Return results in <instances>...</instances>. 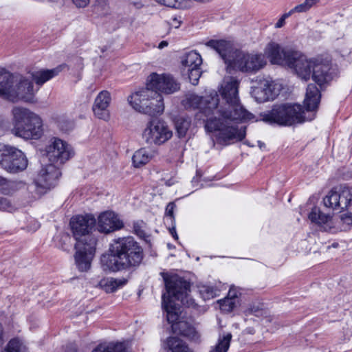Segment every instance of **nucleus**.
<instances>
[{"mask_svg":"<svg viewBox=\"0 0 352 352\" xmlns=\"http://www.w3.org/2000/svg\"><path fill=\"white\" fill-rule=\"evenodd\" d=\"M152 94H155V92L153 90H151L150 88L146 86V88L129 96L128 97V102L133 109L140 113H153L155 112H160L162 111V106H158L152 110L147 106L149 102V97H151Z\"/></svg>","mask_w":352,"mask_h":352,"instance_id":"dca6fc26","label":"nucleus"},{"mask_svg":"<svg viewBox=\"0 0 352 352\" xmlns=\"http://www.w3.org/2000/svg\"><path fill=\"white\" fill-rule=\"evenodd\" d=\"M3 343V328L1 324H0V346Z\"/></svg>","mask_w":352,"mask_h":352,"instance_id":"8fccbe9b","label":"nucleus"},{"mask_svg":"<svg viewBox=\"0 0 352 352\" xmlns=\"http://www.w3.org/2000/svg\"><path fill=\"white\" fill-rule=\"evenodd\" d=\"M111 101V94L108 91L104 90L98 94L92 107L94 115L98 118L106 120L109 118L108 108Z\"/></svg>","mask_w":352,"mask_h":352,"instance_id":"aec40b11","label":"nucleus"},{"mask_svg":"<svg viewBox=\"0 0 352 352\" xmlns=\"http://www.w3.org/2000/svg\"><path fill=\"white\" fill-rule=\"evenodd\" d=\"M341 221L346 226H352V213H346L341 216Z\"/></svg>","mask_w":352,"mask_h":352,"instance_id":"37998d69","label":"nucleus"},{"mask_svg":"<svg viewBox=\"0 0 352 352\" xmlns=\"http://www.w3.org/2000/svg\"><path fill=\"white\" fill-rule=\"evenodd\" d=\"M45 153L51 164L57 166L72 158L74 154L72 147L65 141L54 138L45 148Z\"/></svg>","mask_w":352,"mask_h":352,"instance_id":"9b49d317","label":"nucleus"},{"mask_svg":"<svg viewBox=\"0 0 352 352\" xmlns=\"http://www.w3.org/2000/svg\"><path fill=\"white\" fill-rule=\"evenodd\" d=\"M12 133L24 139L37 140L43 133V120L36 113L28 108L14 107L12 109Z\"/></svg>","mask_w":352,"mask_h":352,"instance_id":"0eeeda50","label":"nucleus"},{"mask_svg":"<svg viewBox=\"0 0 352 352\" xmlns=\"http://www.w3.org/2000/svg\"><path fill=\"white\" fill-rule=\"evenodd\" d=\"M274 82L263 79L257 86L253 87L251 92L252 96L258 102H265L274 100L278 95L279 89L276 87Z\"/></svg>","mask_w":352,"mask_h":352,"instance_id":"a211bd4d","label":"nucleus"},{"mask_svg":"<svg viewBox=\"0 0 352 352\" xmlns=\"http://www.w3.org/2000/svg\"><path fill=\"white\" fill-rule=\"evenodd\" d=\"M182 21L177 17H173L170 22V25L175 28H178L181 25Z\"/></svg>","mask_w":352,"mask_h":352,"instance_id":"49530a36","label":"nucleus"},{"mask_svg":"<svg viewBox=\"0 0 352 352\" xmlns=\"http://www.w3.org/2000/svg\"><path fill=\"white\" fill-rule=\"evenodd\" d=\"M206 45L215 50L227 65V67L242 72L254 74L267 64L265 56L261 54L232 52L230 44L224 40H210Z\"/></svg>","mask_w":352,"mask_h":352,"instance_id":"39448f33","label":"nucleus"},{"mask_svg":"<svg viewBox=\"0 0 352 352\" xmlns=\"http://www.w3.org/2000/svg\"><path fill=\"white\" fill-rule=\"evenodd\" d=\"M0 210L12 212L14 210V207L6 198L0 197Z\"/></svg>","mask_w":352,"mask_h":352,"instance_id":"4c0bfd02","label":"nucleus"},{"mask_svg":"<svg viewBox=\"0 0 352 352\" xmlns=\"http://www.w3.org/2000/svg\"><path fill=\"white\" fill-rule=\"evenodd\" d=\"M125 280H122L119 279L110 278L106 280L104 284L105 290L107 292H113L116 289H118L120 287L124 285L125 284Z\"/></svg>","mask_w":352,"mask_h":352,"instance_id":"f704fd0d","label":"nucleus"},{"mask_svg":"<svg viewBox=\"0 0 352 352\" xmlns=\"http://www.w3.org/2000/svg\"><path fill=\"white\" fill-rule=\"evenodd\" d=\"M239 291L234 287H231L229 289L228 296V298H234L236 301L238 297Z\"/></svg>","mask_w":352,"mask_h":352,"instance_id":"c03bdc74","label":"nucleus"},{"mask_svg":"<svg viewBox=\"0 0 352 352\" xmlns=\"http://www.w3.org/2000/svg\"><path fill=\"white\" fill-rule=\"evenodd\" d=\"M3 352H28V349L21 340L14 338L9 341Z\"/></svg>","mask_w":352,"mask_h":352,"instance_id":"7c9ffc66","label":"nucleus"},{"mask_svg":"<svg viewBox=\"0 0 352 352\" xmlns=\"http://www.w3.org/2000/svg\"><path fill=\"white\" fill-rule=\"evenodd\" d=\"M170 231V234L172 235V236L175 239H178V236H177V234L176 232V230H175V227H173L172 228H170L169 230Z\"/></svg>","mask_w":352,"mask_h":352,"instance_id":"de8ad7c7","label":"nucleus"},{"mask_svg":"<svg viewBox=\"0 0 352 352\" xmlns=\"http://www.w3.org/2000/svg\"><path fill=\"white\" fill-rule=\"evenodd\" d=\"M34 90L33 83L21 76L0 70V96L13 102L19 100L31 102Z\"/></svg>","mask_w":352,"mask_h":352,"instance_id":"6e6552de","label":"nucleus"},{"mask_svg":"<svg viewBox=\"0 0 352 352\" xmlns=\"http://www.w3.org/2000/svg\"><path fill=\"white\" fill-rule=\"evenodd\" d=\"M304 114L305 111L300 104H274L270 111L261 113L260 120L270 124L291 126L313 119L312 118L307 119Z\"/></svg>","mask_w":352,"mask_h":352,"instance_id":"1a4fd4ad","label":"nucleus"},{"mask_svg":"<svg viewBox=\"0 0 352 352\" xmlns=\"http://www.w3.org/2000/svg\"><path fill=\"white\" fill-rule=\"evenodd\" d=\"M287 65L293 69L294 74L301 80L312 79L319 85L331 79L329 74L330 65L315 58H308L299 51H296Z\"/></svg>","mask_w":352,"mask_h":352,"instance_id":"423d86ee","label":"nucleus"},{"mask_svg":"<svg viewBox=\"0 0 352 352\" xmlns=\"http://www.w3.org/2000/svg\"><path fill=\"white\" fill-rule=\"evenodd\" d=\"M157 3L170 8H177L181 6V0H155Z\"/></svg>","mask_w":352,"mask_h":352,"instance_id":"ea45409f","label":"nucleus"},{"mask_svg":"<svg viewBox=\"0 0 352 352\" xmlns=\"http://www.w3.org/2000/svg\"><path fill=\"white\" fill-rule=\"evenodd\" d=\"M110 254H103L100 261L104 270L117 272L140 264L143 250L131 236L114 240L110 248Z\"/></svg>","mask_w":352,"mask_h":352,"instance_id":"20e7f679","label":"nucleus"},{"mask_svg":"<svg viewBox=\"0 0 352 352\" xmlns=\"http://www.w3.org/2000/svg\"><path fill=\"white\" fill-rule=\"evenodd\" d=\"M231 339L232 334L230 333L220 337L215 347L210 352H227L230 347Z\"/></svg>","mask_w":352,"mask_h":352,"instance_id":"2f4dec72","label":"nucleus"},{"mask_svg":"<svg viewBox=\"0 0 352 352\" xmlns=\"http://www.w3.org/2000/svg\"><path fill=\"white\" fill-rule=\"evenodd\" d=\"M165 349L168 352H193L185 341L176 336H170L166 339Z\"/></svg>","mask_w":352,"mask_h":352,"instance_id":"393cba45","label":"nucleus"},{"mask_svg":"<svg viewBox=\"0 0 352 352\" xmlns=\"http://www.w3.org/2000/svg\"><path fill=\"white\" fill-rule=\"evenodd\" d=\"M199 292L204 300L213 298L217 294V289L212 286L201 285L198 287Z\"/></svg>","mask_w":352,"mask_h":352,"instance_id":"473e14b6","label":"nucleus"},{"mask_svg":"<svg viewBox=\"0 0 352 352\" xmlns=\"http://www.w3.org/2000/svg\"><path fill=\"white\" fill-rule=\"evenodd\" d=\"M294 13H295V11L293 8L291 9L288 12L284 13L275 24V28H281L283 27L285 24V19L289 17Z\"/></svg>","mask_w":352,"mask_h":352,"instance_id":"58836bf2","label":"nucleus"},{"mask_svg":"<svg viewBox=\"0 0 352 352\" xmlns=\"http://www.w3.org/2000/svg\"><path fill=\"white\" fill-rule=\"evenodd\" d=\"M155 92V94H152L151 97H149V102L147 104L151 110L155 109L158 106H162V111L160 112H155L153 113H147L149 116H154L157 114H162L164 110V104L163 102V98L161 94L158 92Z\"/></svg>","mask_w":352,"mask_h":352,"instance_id":"c756f323","label":"nucleus"},{"mask_svg":"<svg viewBox=\"0 0 352 352\" xmlns=\"http://www.w3.org/2000/svg\"><path fill=\"white\" fill-rule=\"evenodd\" d=\"M176 208V205L173 202L169 203L166 208V216L170 217L171 221L175 218L174 210Z\"/></svg>","mask_w":352,"mask_h":352,"instance_id":"a19ab883","label":"nucleus"},{"mask_svg":"<svg viewBox=\"0 0 352 352\" xmlns=\"http://www.w3.org/2000/svg\"><path fill=\"white\" fill-rule=\"evenodd\" d=\"M91 352H129V351L125 342H116L99 344Z\"/></svg>","mask_w":352,"mask_h":352,"instance_id":"cd10ccee","label":"nucleus"},{"mask_svg":"<svg viewBox=\"0 0 352 352\" xmlns=\"http://www.w3.org/2000/svg\"><path fill=\"white\" fill-rule=\"evenodd\" d=\"M309 219L324 231H331L335 227L332 216L321 212L320 208H314L309 214Z\"/></svg>","mask_w":352,"mask_h":352,"instance_id":"412c9836","label":"nucleus"},{"mask_svg":"<svg viewBox=\"0 0 352 352\" xmlns=\"http://www.w3.org/2000/svg\"><path fill=\"white\" fill-rule=\"evenodd\" d=\"M96 220L91 214L78 215L71 219L70 226L75 244V261L78 270L87 271L94 258L97 239L92 233Z\"/></svg>","mask_w":352,"mask_h":352,"instance_id":"7ed1b4c3","label":"nucleus"},{"mask_svg":"<svg viewBox=\"0 0 352 352\" xmlns=\"http://www.w3.org/2000/svg\"><path fill=\"white\" fill-rule=\"evenodd\" d=\"M351 201L352 188L342 186L333 188L323 199L325 207L338 211L346 209Z\"/></svg>","mask_w":352,"mask_h":352,"instance_id":"f8f14e48","label":"nucleus"},{"mask_svg":"<svg viewBox=\"0 0 352 352\" xmlns=\"http://www.w3.org/2000/svg\"><path fill=\"white\" fill-rule=\"evenodd\" d=\"M191 119L188 116H179L175 119V126L179 138H183L190 126Z\"/></svg>","mask_w":352,"mask_h":352,"instance_id":"c85d7f7f","label":"nucleus"},{"mask_svg":"<svg viewBox=\"0 0 352 352\" xmlns=\"http://www.w3.org/2000/svg\"><path fill=\"white\" fill-rule=\"evenodd\" d=\"M172 135V131L162 120L149 122L143 132V138L146 143L157 145L165 143L171 138Z\"/></svg>","mask_w":352,"mask_h":352,"instance_id":"ddd939ff","label":"nucleus"},{"mask_svg":"<svg viewBox=\"0 0 352 352\" xmlns=\"http://www.w3.org/2000/svg\"><path fill=\"white\" fill-rule=\"evenodd\" d=\"M89 1L90 0H72V2L78 8H85L89 4Z\"/></svg>","mask_w":352,"mask_h":352,"instance_id":"a18cd8bd","label":"nucleus"},{"mask_svg":"<svg viewBox=\"0 0 352 352\" xmlns=\"http://www.w3.org/2000/svg\"><path fill=\"white\" fill-rule=\"evenodd\" d=\"M318 1L319 0H305L303 3L296 6L293 9L295 12H306L316 5Z\"/></svg>","mask_w":352,"mask_h":352,"instance_id":"c9c22d12","label":"nucleus"},{"mask_svg":"<svg viewBox=\"0 0 352 352\" xmlns=\"http://www.w3.org/2000/svg\"><path fill=\"white\" fill-rule=\"evenodd\" d=\"M239 82L234 78H225L220 91L223 105L219 106L217 95L204 98L195 94L186 96L183 100L186 108L200 109L206 116H210L205 123L208 132L219 131V141L229 144L241 141L245 136V126L237 127L235 120H249L253 115L241 104L238 96Z\"/></svg>","mask_w":352,"mask_h":352,"instance_id":"f257e3e1","label":"nucleus"},{"mask_svg":"<svg viewBox=\"0 0 352 352\" xmlns=\"http://www.w3.org/2000/svg\"><path fill=\"white\" fill-rule=\"evenodd\" d=\"M168 46V42L166 41H161L159 45H158V48L159 49H162L165 47Z\"/></svg>","mask_w":352,"mask_h":352,"instance_id":"09e8293b","label":"nucleus"},{"mask_svg":"<svg viewBox=\"0 0 352 352\" xmlns=\"http://www.w3.org/2000/svg\"><path fill=\"white\" fill-rule=\"evenodd\" d=\"M320 93L314 84H309L307 86L304 104L307 111H315L320 103Z\"/></svg>","mask_w":352,"mask_h":352,"instance_id":"4be33fe9","label":"nucleus"},{"mask_svg":"<svg viewBox=\"0 0 352 352\" xmlns=\"http://www.w3.org/2000/svg\"><path fill=\"white\" fill-rule=\"evenodd\" d=\"M28 161L25 154L17 148L0 143V166L10 173L24 170Z\"/></svg>","mask_w":352,"mask_h":352,"instance_id":"9d476101","label":"nucleus"},{"mask_svg":"<svg viewBox=\"0 0 352 352\" xmlns=\"http://www.w3.org/2000/svg\"><path fill=\"white\" fill-rule=\"evenodd\" d=\"M201 63V56L195 51L186 53L182 58V64L184 69L199 67Z\"/></svg>","mask_w":352,"mask_h":352,"instance_id":"bb28decb","label":"nucleus"},{"mask_svg":"<svg viewBox=\"0 0 352 352\" xmlns=\"http://www.w3.org/2000/svg\"><path fill=\"white\" fill-rule=\"evenodd\" d=\"M188 74V78L190 82L196 85L198 83V80L201 76V72L200 67L196 68L187 69Z\"/></svg>","mask_w":352,"mask_h":352,"instance_id":"e433bc0d","label":"nucleus"},{"mask_svg":"<svg viewBox=\"0 0 352 352\" xmlns=\"http://www.w3.org/2000/svg\"><path fill=\"white\" fill-rule=\"evenodd\" d=\"M156 155L157 151L155 149L141 148L133 155V165L135 168H141L148 163Z\"/></svg>","mask_w":352,"mask_h":352,"instance_id":"5701e85b","label":"nucleus"},{"mask_svg":"<svg viewBox=\"0 0 352 352\" xmlns=\"http://www.w3.org/2000/svg\"><path fill=\"white\" fill-rule=\"evenodd\" d=\"M247 313L248 314H252L256 316H260L263 314V310L258 306H252L248 308Z\"/></svg>","mask_w":352,"mask_h":352,"instance_id":"79ce46f5","label":"nucleus"},{"mask_svg":"<svg viewBox=\"0 0 352 352\" xmlns=\"http://www.w3.org/2000/svg\"><path fill=\"white\" fill-rule=\"evenodd\" d=\"M146 86L151 90L166 94H173L180 88L179 84L170 74H151L147 79Z\"/></svg>","mask_w":352,"mask_h":352,"instance_id":"2eb2a0df","label":"nucleus"},{"mask_svg":"<svg viewBox=\"0 0 352 352\" xmlns=\"http://www.w3.org/2000/svg\"><path fill=\"white\" fill-rule=\"evenodd\" d=\"M296 50L291 47H282L275 42L270 43L265 50V53L272 64L287 65L291 63V58Z\"/></svg>","mask_w":352,"mask_h":352,"instance_id":"f3484780","label":"nucleus"},{"mask_svg":"<svg viewBox=\"0 0 352 352\" xmlns=\"http://www.w3.org/2000/svg\"><path fill=\"white\" fill-rule=\"evenodd\" d=\"M123 226V222L111 211L104 212L98 218V230L100 232L109 233L120 230Z\"/></svg>","mask_w":352,"mask_h":352,"instance_id":"6ab92c4d","label":"nucleus"},{"mask_svg":"<svg viewBox=\"0 0 352 352\" xmlns=\"http://www.w3.org/2000/svg\"><path fill=\"white\" fill-rule=\"evenodd\" d=\"M61 175L59 168L53 164L42 167L34 179L38 193L44 194L56 186Z\"/></svg>","mask_w":352,"mask_h":352,"instance_id":"4468645a","label":"nucleus"},{"mask_svg":"<svg viewBox=\"0 0 352 352\" xmlns=\"http://www.w3.org/2000/svg\"><path fill=\"white\" fill-rule=\"evenodd\" d=\"M166 293L162 295V308L166 314V319L171 324L175 333L180 334L191 340H197L199 336L195 328L184 320H179L180 304L186 307L193 306L194 300L190 298V283L184 278L173 275L164 276Z\"/></svg>","mask_w":352,"mask_h":352,"instance_id":"f03ea898","label":"nucleus"},{"mask_svg":"<svg viewBox=\"0 0 352 352\" xmlns=\"http://www.w3.org/2000/svg\"><path fill=\"white\" fill-rule=\"evenodd\" d=\"M220 309L224 312L232 311L236 306V301L234 298L226 297L224 299L219 300Z\"/></svg>","mask_w":352,"mask_h":352,"instance_id":"72a5a7b5","label":"nucleus"},{"mask_svg":"<svg viewBox=\"0 0 352 352\" xmlns=\"http://www.w3.org/2000/svg\"><path fill=\"white\" fill-rule=\"evenodd\" d=\"M65 67V65H60L51 69L36 71L32 74V78L36 85L41 86L47 81L58 75Z\"/></svg>","mask_w":352,"mask_h":352,"instance_id":"b1692460","label":"nucleus"},{"mask_svg":"<svg viewBox=\"0 0 352 352\" xmlns=\"http://www.w3.org/2000/svg\"><path fill=\"white\" fill-rule=\"evenodd\" d=\"M25 187V183L21 181L8 180L0 176V192L10 195Z\"/></svg>","mask_w":352,"mask_h":352,"instance_id":"a878e982","label":"nucleus"}]
</instances>
